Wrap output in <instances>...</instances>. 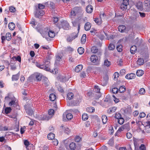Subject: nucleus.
Here are the masks:
<instances>
[{
    "mask_svg": "<svg viewBox=\"0 0 150 150\" xmlns=\"http://www.w3.org/2000/svg\"><path fill=\"white\" fill-rule=\"evenodd\" d=\"M93 92L90 91H87L86 93V95L90 98H93Z\"/></svg>",
    "mask_w": 150,
    "mask_h": 150,
    "instance_id": "nucleus-31",
    "label": "nucleus"
},
{
    "mask_svg": "<svg viewBox=\"0 0 150 150\" xmlns=\"http://www.w3.org/2000/svg\"><path fill=\"white\" fill-rule=\"evenodd\" d=\"M135 74H134L130 73L127 74L125 76V77L127 79H131L135 78Z\"/></svg>",
    "mask_w": 150,
    "mask_h": 150,
    "instance_id": "nucleus-6",
    "label": "nucleus"
},
{
    "mask_svg": "<svg viewBox=\"0 0 150 150\" xmlns=\"http://www.w3.org/2000/svg\"><path fill=\"white\" fill-rule=\"evenodd\" d=\"M102 119L103 123L104 124H105L108 120V118L107 116L105 115H103L102 117Z\"/></svg>",
    "mask_w": 150,
    "mask_h": 150,
    "instance_id": "nucleus-26",
    "label": "nucleus"
},
{
    "mask_svg": "<svg viewBox=\"0 0 150 150\" xmlns=\"http://www.w3.org/2000/svg\"><path fill=\"white\" fill-rule=\"evenodd\" d=\"M62 57L60 56L59 55H57L56 57V60L55 61V64L56 66H60V64H59V62L62 59Z\"/></svg>",
    "mask_w": 150,
    "mask_h": 150,
    "instance_id": "nucleus-9",
    "label": "nucleus"
},
{
    "mask_svg": "<svg viewBox=\"0 0 150 150\" xmlns=\"http://www.w3.org/2000/svg\"><path fill=\"white\" fill-rule=\"evenodd\" d=\"M43 62H44V65H45L46 67H48L49 68H50V62L44 60Z\"/></svg>",
    "mask_w": 150,
    "mask_h": 150,
    "instance_id": "nucleus-51",
    "label": "nucleus"
},
{
    "mask_svg": "<svg viewBox=\"0 0 150 150\" xmlns=\"http://www.w3.org/2000/svg\"><path fill=\"white\" fill-rule=\"evenodd\" d=\"M83 68L82 65H79L77 66L75 69V71L77 72H79Z\"/></svg>",
    "mask_w": 150,
    "mask_h": 150,
    "instance_id": "nucleus-18",
    "label": "nucleus"
},
{
    "mask_svg": "<svg viewBox=\"0 0 150 150\" xmlns=\"http://www.w3.org/2000/svg\"><path fill=\"white\" fill-rule=\"evenodd\" d=\"M104 64L105 66L108 67L111 65V63L107 59L105 60Z\"/></svg>",
    "mask_w": 150,
    "mask_h": 150,
    "instance_id": "nucleus-46",
    "label": "nucleus"
},
{
    "mask_svg": "<svg viewBox=\"0 0 150 150\" xmlns=\"http://www.w3.org/2000/svg\"><path fill=\"white\" fill-rule=\"evenodd\" d=\"M130 127L128 123H126L121 126L117 132L116 134L117 135L119 133L124 130H129L130 129Z\"/></svg>",
    "mask_w": 150,
    "mask_h": 150,
    "instance_id": "nucleus-1",
    "label": "nucleus"
},
{
    "mask_svg": "<svg viewBox=\"0 0 150 150\" xmlns=\"http://www.w3.org/2000/svg\"><path fill=\"white\" fill-rule=\"evenodd\" d=\"M137 63V64L139 65H142L144 63V60L141 58H139L138 59Z\"/></svg>",
    "mask_w": 150,
    "mask_h": 150,
    "instance_id": "nucleus-21",
    "label": "nucleus"
},
{
    "mask_svg": "<svg viewBox=\"0 0 150 150\" xmlns=\"http://www.w3.org/2000/svg\"><path fill=\"white\" fill-rule=\"evenodd\" d=\"M26 112L29 115H32L33 114V111L31 109L26 110Z\"/></svg>",
    "mask_w": 150,
    "mask_h": 150,
    "instance_id": "nucleus-45",
    "label": "nucleus"
},
{
    "mask_svg": "<svg viewBox=\"0 0 150 150\" xmlns=\"http://www.w3.org/2000/svg\"><path fill=\"white\" fill-rule=\"evenodd\" d=\"M74 12L77 14L80 11V9L79 7H76L74 8Z\"/></svg>",
    "mask_w": 150,
    "mask_h": 150,
    "instance_id": "nucleus-49",
    "label": "nucleus"
},
{
    "mask_svg": "<svg viewBox=\"0 0 150 150\" xmlns=\"http://www.w3.org/2000/svg\"><path fill=\"white\" fill-rule=\"evenodd\" d=\"M88 117L86 114H83L82 116V119L83 120H86L88 119Z\"/></svg>",
    "mask_w": 150,
    "mask_h": 150,
    "instance_id": "nucleus-48",
    "label": "nucleus"
},
{
    "mask_svg": "<svg viewBox=\"0 0 150 150\" xmlns=\"http://www.w3.org/2000/svg\"><path fill=\"white\" fill-rule=\"evenodd\" d=\"M91 26V25L89 22L86 23L84 26L85 29L86 31L89 30H90Z\"/></svg>",
    "mask_w": 150,
    "mask_h": 150,
    "instance_id": "nucleus-13",
    "label": "nucleus"
},
{
    "mask_svg": "<svg viewBox=\"0 0 150 150\" xmlns=\"http://www.w3.org/2000/svg\"><path fill=\"white\" fill-rule=\"evenodd\" d=\"M45 7V5L40 4H38V7L36 8V9L42 10V9H44Z\"/></svg>",
    "mask_w": 150,
    "mask_h": 150,
    "instance_id": "nucleus-38",
    "label": "nucleus"
},
{
    "mask_svg": "<svg viewBox=\"0 0 150 150\" xmlns=\"http://www.w3.org/2000/svg\"><path fill=\"white\" fill-rule=\"evenodd\" d=\"M137 8L139 10H142L143 9V5L141 2L139 1L137 3L136 5Z\"/></svg>",
    "mask_w": 150,
    "mask_h": 150,
    "instance_id": "nucleus-12",
    "label": "nucleus"
},
{
    "mask_svg": "<svg viewBox=\"0 0 150 150\" xmlns=\"http://www.w3.org/2000/svg\"><path fill=\"white\" fill-rule=\"evenodd\" d=\"M17 103L14 100H12L9 103V105L10 106H11L12 105H15L16 106H17Z\"/></svg>",
    "mask_w": 150,
    "mask_h": 150,
    "instance_id": "nucleus-55",
    "label": "nucleus"
},
{
    "mask_svg": "<svg viewBox=\"0 0 150 150\" xmlns=\"http://www.w3.org/2000/svg\"><path fill=\"white\" fill-rule=\"evenodd\" d=\"M84 51L83 48L82 47H79L78 49V52L80 54H83L84 53Z\"/></svg>",
    "mask_w": 150,
    "mask_h": 150,
    "instance_id": "nucleus-37",
    "label": "nucleus"
},
{
    "mask_svg": "<svg viewBox=\"0 0 150 150\" xmlns=\"http://www.w3.org/2000/svg\"><path fill=\"white\" fill-rule=\"evenodd\" d=\"M69 146L71 150H74L76 148V145L75 143L72 142L69 144Z\"/></svg>",
    "mask_w": 150,
    "mask_h": 150,
    "instance_id": "nucleus-22",
    "label": "nucleus"
},
{
    "mask_svg": "<svg viewBox=\"0 0 150 150\" xmlns=\"http://www.w3.org/2000/svg\"><path fill=\"white\" fill-rule=\"evenodd\" d=\"M44 14V12L42 10L36 9L35 15L36 17L41 18V17L43 16Z\"/></svg>",
    "mask_w": 150,
    "mask_h": 150,
    "instance_id": "nucleus-2",
    "label": "nucleus"
},
{
    "mask_svg": "<svg viewBox=\"0 0 150 150\" xmlns=\"http://www.w3.org/2000/svg\"><path fill=\"white\" fill-rule=\"evenodd\" d=\"M77 14L74 12V8L71 11V14L72 16H75Z\"/></svg>",
    "mask_w": 150,
    "mask_h": 150,
    "instance_id": "nucleus-64",
    "label": "nucleus"
},
{
    "mask_svg": "<svg viewBox=\"0 0 150 150\" xmlns=\"http://www.w3.org/2000/svg\"><path fill=\"white\" fill-rule=\"evenodd\" d=\"M6 40L8 41H10L11 38V35L9 33H7L6 35Z\"/></svg>",
    "mask_w": 150,
    "mask_h": 150,
    "instance_id": "nucleus-33",
    "label": "nucleus"
},
{
    "mask_svg": "<svg viewBox=\"0 0 150 150\" xmlns=\"http://www.w3.org/2000/svg\"><path fill=\"white\" fill-rule=\"evenodd\" d=\"M24 144L26 146V147L28 146L29 144V142L27 140H25L24 141Z\"/></svg>",
    "mask_w": 150,
    "mask_h": 150,
    "instance_id": "nucleus-61",
    "label": "nucleus"
},
{
    "mask_svg": "<svg viewBox=\"0 0 150 150\" xmlns=\"http://www.w3.org/2000/svg\"><path fill=\"white\" fill-rule=\"evenodd\" d=\"M126 27L123 25H121L119 26L118 30L119 31L122 33H123L125 32Z\"/></svg>",
    "mask_w": 150,
    "mask_h": 150,
    "instance_id": "nucleus-8",
    "label": "nucleus"
},
{
    "mask_svg": "<svg viewBox=\"0 0 150 150\" xmlns=\"http://www.w3.org/2000/svg\"><path fill=\"white\" fill-rule=\"evenodd\" d=\"M12 59L13 60H15L16 61H17L19 62H21V58L20 56H18L17 57H13L12 58Z\"/></svg>",
    "mask_w": 150,
    "mask_h": 150,
    "instance_id": "nucleus-36",
    "label": "nucleus"
},
{
    "mask_svg": "<svg viewBox=\"0 0 150 150\" xmlns=\"http://www.w3.org/2000/svg\"><path fill=\"white\" fill-rule=\"evenodd\" d=\"M123 46L122 45H119L117 47V49L119 52H121L122 50Z\"/></svg>",
    "mask_w": 150,
    "mask_h": 150,
    "instance_id": "nucleus-44",
    "label": "nucleus"
},
{
    "mask_svg": "<svg viewBox=\"0 0 150 150\" xmlns=\"http://www.w3.org/2000/svg\"><path fill=\"white\" fill-rule=\"evenodd\" d=\"M49 97L50 100L52 101H54L56 99V96L53 93L50 94Z\"/></svg>",
    "mask_w": 150,
    "mask_h": 150,
    "instance_id": "nucleus-30",
    "label": "nucleus"
},
{
    "mask_svg": "<svg viewBox=\"0 0 150 150\" xmlns=\"http://www.w3.org/2000/svg\"><path fill=\"white\" fill-rule=\"evenodd\" d=\"M145 93V90L144 88H141L139 91V93L141 95L144 94Z\"/></svg>",
    "mask_w": 150,
    "mask_h": 150,
    "instance_id": "nucleus-50",
    "label": "nucleus"
},
{
    "mask_svg": "<svg viewBox=\"0 0 150 150\" xmlns=\"http://www.w3.org/2000/svg\"><path fill=\"white\" fill-rule=\"evenodd\" d=\"M95 108L94 107H90L86 108L87 111L90 113L93 112L95 111Z\"/></svg>",
    "mask_w": 150,
    "mask_h": 150,
    "instance_id": "nucleus-29",
    "label": "nucleus"
},
{
    "mask_svg": "<svg viewBox=\"0 0 150 150\" xmlns=\"http://www.w3.org/2000/svg\"><path fill=\"white\" fill-rule=\"evenodd\" d=\"M144 73V71L142 70H138L136 72V75L139 76H142Z\"/></svg>",
    "mask_w": 150,
    "mask_h": 150,
    "instance_id": "nucleus-25",
    "label": "nucleus"
},
{
    "mask_svg": "<svg viewBox=\"0 0 150 150\" xmlns=\"http://www.w3.org/2000/svg\"><path fill=\"white\" fill-rule=\"evenodd\" d=\"M146 116L144 112L140 113L139 114V116L140 118H143L145 117Z\"/></svg>",
    "mask_w": 150,
    "mask_h": 150,
    "instance_id": "nucleus-62",
    "label": "nucleus"
},
{
    "mask_svg": "<svg viewBox=\"0 0 150 150\" xmlns=\"http://www.w3.org/2000/svg\"><path fill=\"white\" fill-rule=\"evenodd\" d=\"M66 118L67 120H71L73 118V115L71 113H68L66 115Z\"/></svg>",
    "mask_w": 150,
    "mask_h": 150,
    "instance_id": "nucleus-47",
    "label": "nucleus"
},
{
    "mask_svg": "<svg viewBox=\"0 0 150 150\" xmlns=\"http://www.w3.org/2000/svg\"><path fill=\"white\" fill-rule=\"evenodd\" d=\"M137 48L136 46L135 45L132 46L130 49V52L132 54H134L137 51Z\"/></svg>",
    "mask_w": 150,
    "mask_h": 150,
    "instance_id": "nucleus-11",
    "label": "nucleus"
},
{
    "mask_svg": "<svg viewBox=\"0 0 150 150\" xmlns=\"http://www.w3.org/2000/svg\"><path fill=\"white\" fill-rule=\"evenodd\" d=\"M40 68L48 71H50V68H49L48 67H46L44 65V64L43 65H41Z\"/></svg>",
    "mask_w": 150,
    "mask_h": 150,
    "instance_id": "nucleus-24",
    "label": "nucleus"
},
{
    "mask_svg": "<svg viewBox=\"0 0 150 150\" xmlns=\"http://www.w3.org/2000/svg\"><path fill=\"white\" fill-rule=\"evenodd\" d=\"M91 60L92 62L95 63L98 61V58L96 55H93L91 56Z\"/></svg>",
    "mask_w": 150,
    "mask_h": 150,
    "instance_id": "nucleus-10",
    "label": "nucleus"
},
{
    "mask_svg": "<svg viewBox=\"0 0 150 150\" xmlns=\"http://www.w3.org/2000/svg\"><path fill=\"white\" fill-rule=\"evenodd\" d=\"M115 47L114 45L112 43H110L108 47L109 50H113Z\"/></svg>",
    "mask_w": 150,
    "mask_h": 150,
    "instance_id": "nucleus-42",
    "label": "nucleus"
},
{
    "mask_svg": "<svg viewBox=\"0 0 150 150\" xmlns=\"http://www.w3.org/2000/svg\"><path fill=\"white\" fill-rule=\"evenodd\" d=\"M52 141V143L53 145L57 146L58 145V140L56 139H53Z\"/></svg>",
    "mask_w": 150,
    "mask_h": 150,
    "instance_id": "nucleus-58",
    "label": "nucleus"
},
{
    "mask_svg": "<svg viewBox=\"0 0 150 150\" xmlns=\"http://www.w3.org/2000/svg\"><path fill=\"white\" fill-rule=\"evenodd\" d=\"M35 80L38 81H41L42 77V75L40 73H37L35 74Z\"/></svg>",
    "mask_w": 150,
    "mask_h": 150,
    "instance_id": "nucleus-16",
    "label": "nucleus"
},
{
    "mask_svg": "<svg viewBox=\"0 0 150 150\" xmlns=\"http://www.w3.org/2000/svg\"><path fill=\"white\" fill-rule=\"evenodd\" d=\"M116 110V108L115 107H113L111 108H110L108 110V113L109 114H110L114 112H115Z\"/></svg>",
    "mask_w": 150,
    "mask_h": 150,
    "instance_id": "nucleus-17",
    "label": "nucleus"
},
{
    "mask_svg": "<svg viewBox=\"0 0 150 150\" xmlns=\"http://www.w3.org/2000/svg\"><path fill=\"white\" fill-rule=\"evenodd\" d=\"M86 11L88 13H91L93 10V8L91 5H88L86 8Z\"/></svg>",
    "mask_w": 150,
    "mask_h": 150,
    "instance_id": "nucleus-15",
    "label": "nucleus"
},
{
    "mask_svg": "<svg viewBox=\"0 0 150 150\" xmlns=\"http://www.w3.org/2000/svg\"><path fill=\"white\" fill-rule=\"evenodd\" d=\"M118 123L121 125L124 122V118L122 117L117 120Z\"/></svg>",
    "mask_w": 150,
    "mask_h": 150,
    "instance_id": "nucleus-40",
    "label": "nucleus"
},
{
    "mask_svg": "<svg viewBox=\"0 0 150 150\" xmlns=\"http://www.w3.org/2000/svg\"><path fill=\"white\" fill-rule=\"evenodd\" d=\"M118 91V89L116 88H114L112 89V92L113 93H117Z\"/></svg>",
    "mask_w": 150,
    "mask_h": 150,
    "instance_id": "nucleus-59",
    "label": "nucleus"
},
{
    "mask_svg": "<svg viewBox=\"0 0 150 150\" xmlns=\"http://www.w3.org/2000/svg\"><path fill=\"white\" fill-rule=\"evenodd\" d=\"M126 136L128 139H130L132 137V135L129 132H127V133Z\"/></svg>",
    "mask_w": 150,
    "mask_h": 150,
    "instance_id": "nucleus-60",
    "label": "nucleus"
},
{
    "mask_svg": "<svg viewBox=\"0 0 150 150\" xmlns=\"http://www.w3.org/2000/svg\"><path fill=\"white\" fill-rule=\"evenodd\" d=\"M55 137L54 134L52 133H50L47 135V138L49 140H52L54 139Z\"/></svg>",
    "mask_w": 150,
    "mask_h": 150,
    "instance_id": "nucleus-23",
    "label": "nucleus"
},
{
    "mask_svg": "<svg viewBox=\"0 0 150 150\" xmlns=\"http://www.w3.org/2000/svg\"><path fill=\"white\" fill-rule=\"evenodd\" d=\"M95 22L98 25H100L101 23V21L100 19L98 18H95L94 20Z\"/></svg>",
    "mask_w": 150,
    "mask_h": 150,
    "instance_id": "nucleus-52",
    "label": "nucleus"
},
{
    "mask_svg": "<svg viewBox=\"0 0 150 150\" xmlns=\"http://www.w3.org/2000/svg\"><path fill=\"white\" fill-rule=\"evenodd\" d=\"M119 92L121 93H123L126 90V88L124 86H120L119 89Z\"/></svg>",
    "mask_w": 150,
    "mask_h": 150,
    "instance_id": "nucleus-35",
    "label": "nucleus"
},
{
    "mask_svg": "<svg viewBox=\"0 0 150 150\" xmlns=\"http://www.w3.org/2000/svg\"><path fill=\"white\" fill-rule=\"evenodd\" d=\"M46 34L48 35L49 37L53 38L55 35V33L53 31L50 30L49 32H47Z\"/></svg>",
    "mask_w": 150,
    "mask_h": 150,
    "instance_id": "nucleus-14",
    "label": "nucleus"
},
{
    "mask_svg": "<svg viewBox=\"0 0 150 150\" xmlns=\"http://www.w3.org/2000/svg\"><path fill=\"white\" fill-rule=\"evenodd\" d=\"M62 27L64 29L68 30L69 29V25L68 23L66 21H63L61 23Z\"/></svg>",
    "mask_w": 150,
    "mask_h": 150,
    "instance_id": "nucleus-5",
    "label": "nucleus"
},
{
    "mask_svg": "<svg viewBox=\"0 0 150 150\" xmlns=\"http://www.w3.org/2000/svg\"><path fill=\"white\" fill-rule=\"evenodd\" d=\"M144 6H146V9L147 11H150V1L145 0Z\"/></svg>",
    "mask_w": 150,
    "mask_h": 150,
    "instance_id": "nucleus-4",
    "label": "nucleus"
},
{
    "mask_svg": "<svg viewBox=\"0 0 150 150\" xmlns=\"http://www.w3.org/2000/svg\"><path fill=\"white\" fill-rule=\"evenodd\" d=\"M86 40V35L85 34H84L83 35L81 39V42L82 44L85 43Z\"/></svg>",
    "mask_w": 150,
    "mask_h": 150,
    "instance_id": "nucleus-27",
    "label": "nucleus"
},
{
    "mask_svg": "<svg viewBox=\"0 0 150 150\" xmlns=\"http://www.w3.org/2000/svg\"><path fill=\"white\" fill-rule=\"evenodd\" d=\"M53 21L54 23H57L59 20V18L56 17H53L52 18Z\"/></svg>",
    "mask_w": 150,
    "mask_h": 150,
    "instance_id": "nucleus-57",
    "label": "nucleus"
},
{
    "mask_svg": "<svg viewBox=\"0 0 150 150\" xmlns=\"http://www.w3.org/2000/svg\"><path fill=\"white\" fill-rule=\"evenodd\" d=\"M54 110L53 109H50L48 111V113L50 115H54Z\"/></svg>",
    "mask_w": 150,
    "mask_h": 150,
    "instance_id": "nucleus-53",
    "label": "nucleus"
},
{
    "mask_svg": "<svg viewBox=\"0 0 150 150\" xmlns=\"http://www.w3.org/2000/svg\"><path fill=\"white\" fill-rule=\"evenodd\" d=\"M115 117L117 120L121 117V115L119 113H116L115 115Z\"/></svg>",
    "mask_w": 150,
    "mask_h": 150,
    "instance_id": "nucleus-54",
    "label": "nucleus"
},
{
    "mask_svg": "<svg viewBox=\"0 0 150 150\" xmlns=\"http://www.w3.org/2000/svg\"><path fill=\"white\" fill-rule=\"evenodd\" d=\"M8 28L10 30H13L15 27V24L12 22L8 24Z\"/></svg>",
    "mask_w": 150,
    "mask_h": 150,
    "instance_id": "nucleus-20",
    "label": "nucleus"
},
{
    "mask_svg": "<svg viewBox=\"0 0 150 150\" xmlns=\"http://www.w3.org/2000/svg\"><path fill=\"white\" fill-rule=\"evenodd\" d=\"M46 29L45 28L43 29L40 28L38 30V31L43 36L46 34L47 32L46 31Z\"/></svg>",
    "mask_w": 150,
    "mask_h": 150,
    "instance_id": "nucleus-19",
    "label": "nucleus"
},
{
    "mask_svg": "<svg viewBox=\"0 0 150 150\" xmlns=\"http://www.w3.org/2000/svg\"><path fill=\"white\" fill-rule=\"evenodd\" d=\"M100 89L98 86H94V88L93 89L94 92L100 93Z\"/></svg>",
    "mask_w": 150,
    "mask_h": 150,
    "instance_id": "nucleus-32",
    "label": "nucleus"
},
{
    "mask_svg": "<svg viewBox=\"0 0 150 150\" xmlns=\"http://www.w3.org/2000/svg\"><path fill=\"white\" fill-rule=\"evenodd\" d=\"M11 110V109L10 107H7L5 108L4 110L5 113L6 114L9 113Z\"/></svg>",
    "mask_w": 150,
    "mask_h": 150,
    "instance_id": "nucleus-43",
    "label": "nucleus"
},
{
    "mask_svg": "<svg viewBox=\"0 0 150 150\" xmlns=\"http://www.w3.org/2000/svg\"><path fill=\"white\" fill-rule=\"evenodd\" d=\"M78 36V33L74 32L71 35V36L72 37V39H75L77 38Z\"/></svg>",
    "mask_w": 150,
    "mask_h": 150,
    "instance_id": "nucleus-39",
    "label": "nucleus"
},
{
    "mask_svg": "<svg viewBox=\"0 0 150 150\" xmlns=\"http://www.w3.org/2000/svg\"><path fill=\"white\" fill-rule=\"evenodd\" d=\"M68 98L69 99H73L74 97V94L71 92H70L68 93L67 95Z\"/></svg>",
    "mask_w": 150,
    "mask_h": 150,
    "instance_id": "nucleus-41",
    "label": "nucleus"
},
{
    "mask_svg": "<svg viewBox=\"0 0 150 150\" xmlns=\"http://www.w3.org/2000/svg\"><path fill=\"white\" fill-rule=\"evenodd\" d=\"M9 10L11 12H14L15 11L16 8L13 6H11L9 7Z\"/></svg>",
    "mask_w": 150,
    "mask_h": 150,
    "instance_id": "nucleus-56",
    "label": "nucleus"
},
{
    "mask_svg": "<svg viewBox=\"0 0 150 150\" xmlns=\"http://www.w3.org/2000/svg\"><path fill=\"white\" fill-rule=\"evenodd\" d=\"M140 150H146L145 145L144 144H142L139 147Z\"/></svg>",
    "mask_w": 150,
    "mask_h": 150,
    "instance_id": "nucleus-63",
    "label": "nucleus"
},
{
    "mask_svg": "<svg viewBox=\"0 0 150 150\" xmlns=\"http://www.w3.org/2000/svg\"><path fill=\"white\" fill-rule=\"evenodd\" d=\"M101 96L100 93L93 92V98L95 99H98Z\"/></svg>",
    "mask_w": 150,
    "mask_h": 150,
    "instance_id": "nucleus-7",
    "label": "nucleus"
},
{
    "mask_svg": "<svg viewBox=\"0 0 150 150\" xmlns=\"http://www.w3.org/2000/svg\"><path fill=\"white\" fill-rule=\"evenodd\" d=\"M91 50L93 53H96L98 52V49L96 47L94 46L92 47Z\"/></svg>",
    "mask_w": 150,
    "mask_h": 150,
    "instance_id": "nucleus-28",
    "label": "nucleus"
},
{
    "mask_svg": "<svg viewBox=\"0 0 150 150\" xmlns=\"http://www.w3.org/2000/svg\"><path fill=\"white\" fill-rule=\"evenodd\" d=\"M129 0H123L122 4L121 5V8L124 10L125 9L127 8V6L129 4Z\"/></svg>",
    "mask_w": 150,
    "mask_h": 150,
    "instance_id": "nucleus-3",
    "label": "nucleus"
},
{
    "mask_svg": "<svg viewBox=\"0 0 150 150\" xmlns=\"http://www.w3.org/2000/svg\"><path fill=\"white\" fill-rule=\"evenodd\" d=\"M20 75L18 74L16 75H13L12 77V79L13 80L16 81L18 80L19 78Z\"/></svg>",
    "mask_w": 150,
    "mask_h": 150,
    "instance_id": "nucleus-34",
    "label": "nucleus"
}]
</instances>
